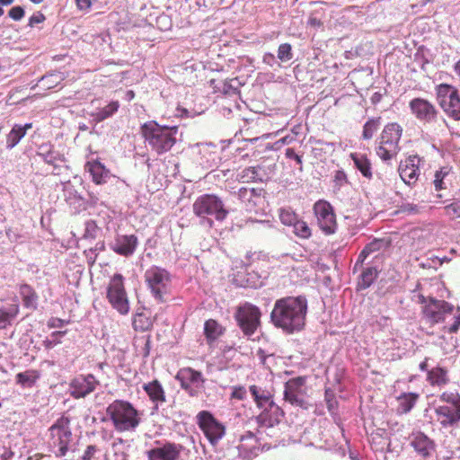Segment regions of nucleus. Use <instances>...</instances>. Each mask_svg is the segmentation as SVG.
Listing matches in <instances>:
<instances>
[{"instance_id": "nucleus-24", "label": "nucleus", "mask_w": 460, "mask_h": 460, "mask_svg": "<svg viewBox=\"0 0 460 460\" xmlns=\"http://www.w3.org/2000/svg\"><path fill=\"white\" fill-rule=\"evenodd\" d=\"M284 415V411L275 402H272L266 410H262L256 420L261 426L273 427L281 421Z\"/></svg>"}, {"instance_id": "nucleus-12", "label": "nucleus", "mask_w": 460, "mask_h": 460, "mask_svg": "<svg viewBox=\"0 0 460 460\" xmlns=\"http://www.w3.org/2000/svg\"><path fill=\"white\" fill-rule=\"evenodd\" d=\"M455 306L445 301L429 296V304L422 306L424 318L430 324L444 322L447 314H453Z\"/></svg>"}, {"instance_id": "nucleus-16", "label": "nucleus", "mask_w": 460, "mask_h": 460, "mask_svg": "<svg viewBox=\"0 0 460 460\" xmlns=\"http://www.w3.org/2000/svg\"><path fill=\"white\" fill-rule=\"evenodd\" d=\"M99 385L100 382L93 375H80L70 383V395L75 399L84 398L93 393Z\"/></svg>"}, {"instance_id": "nucleus-62", "label": "nucleus", "mask_w": 460, "mask_h": 460, "mask_svg": "<svg viewBox=\"0 0 460 460\" xmlns=\"http://www.w3.org/2000/svg\"><path fill=\"white\" fill-rule=\"evenodd\" d=\"M285 155L287 158L288 159H292V160H295L296 163L297 164L300 165V168L299 170L302 171V164H303V160H302V156L297 155L295 151L294 148L292 147H288L286 150H285Z\"/></svg>"}, {"instance_id": "nucleus-8", "label": "nucleus", "mask_w": 460, "mask_h": 460, "mask_svg": "<svg viewBox=\"0 0 460 460\" xmlns=\"http://www.w3.org/2000/svg\"><path fill=\"white\" fill-rule=\"evenodd\" d=\"M234 318L243 335L251 339L261 326V311L257 305L244 302L236 307Z\"/></svg>"}, {"instance_id": "nucleus-54", "label": "nucleus", "mask_w": 460, "mask_h": 460, "mask_svg": "<svg viewBox=\"0 0 460 460\" xmlns=\"http://www.w3.org/2000/svg\"><path fill=\"white\" fill-rule=\"evenodd\" d=\"M309 142L315 146H320L319 148L315 147V150L319 149L324 153L332 152L334 150V143L332 142H327L323 139L316 138H310Z\"/></svg>"}, {"instance_id": "nucleus-18", "label": "nucleus", "mask_w": 460, "mask_h": 460, "mask_svg": "<svg viewBox=\"0 0 460 460\" xmlns=\"http://www.w3.org/2000/svg\"><path fill=\"white\" fill-rule=\"evenodd\" d=\"M260 451H261V447L255 445H248V443L229 446L219 460H251L257 456Z\"/></svg>"}, {"instance_id": "nucleus-17", "label": "nucleus", "mask_w": 460, "mask_h": 460, "mask_svg": "<svg viewBox=\"0 0 460 460\" xmlns=\"http://www.w3.org/2000/svg\"><path fill=\"white\" fill-rule=\"evenodd\" d=\"M410 446L413 447L416 454L422 459L428 460L436 452V443L421 431L412 432L410 436Z\"/></svg>"}, {"instance_id": "nucleus-59", "label": "nucleus", "mask_w": 460, "mask_h": 460, "mask_svg": "<svg viewBox=\"0 0 460 460\" xmlns=\"http://www.w3.org/2000/svg\"><path fill=\"white\" fill-rule=\"evenodd\" d=\"M447 173L448 172L447 171L444 172L443 169L437 171L435 172V179L433 181V183L436 190H441L445 188L443 180Z\"/></svg>"}, {"instance_id": "nucleus-32", "label": "nucleus", "mask_w": 460, "mask_h": 460, "mask_svg": "<svg viewBox=\"0 0 460 460\" xmlns=\"http://www.w3.org/2000/svg\"><path fill=\"white\" fill-rule=\"evenodd\" d=\"M448 371L446 367L437 366L428 371L427 381L431 385H445L449 382Z\"/></svg>"}, {"instance_id": "nucleus-13", "label": "nucleus", "mask_w": 460, "mask_h": 460, "mask_svg": "<svg viewBox=\"0 0 460 460\" xmlns=\"http://www.w3.org/2000/svg\"><path fill=\"white\" fill-rule=\"evenodd\" d=\"M305 382L306 378L305 376H296L288 380L285 383L284 400L292 405L307 410L309 403L303 398Z\"/></svg>"}, {"instance_id": "nucleus-44", "label": "nucleus", "mask_w": 460, "mask_h": 460, "mask_svg": "<svg viewBox=\"0 0 460 460\" xmlns=\"http://www.w3.org/2000/svg\"><path fill=\"white\" fill-rule=\"evenodd\" d=\"M391 245V240L387 238H375L363 248L370 255L373 252L386 250Z\"/></svg>"}, {"instance_id": "nucleus-39", "label": "nucleus", "mask_w": 460, "mask_h": 460, "mask_svg": "<svg viewBox=\"0 0 460 460\" xmlns=\"http://www.w3.org/2000/svg\"><path fill=\"white\" fill-rule=\"evenodd\" d=\"M132 326L137 332H146L152 328L153 321L146 314L137 313L134 315Z\"/></svg>"}, {"instance_id": "nucleus-55", "label": "nucleus", "mask_w": 460, "mask_h": 460, "mask_svg": "<svg viewBox=\"0 0 460 460\" xmlns=\"http://www.w3.org/2000/svg\"><path fill=\"white\" fill-rule=\"evenodd\" d=\"M261 170V166H251L247 167L243 171V178H247L248 180L252 181H262V178L259 174V171Z\"/></svg>"}, {"instance_id": "nucleus-56", "label": "nucleus", "mask_w": 460, "mask_h": 460, "mask_svg": "<svg viewBox=\"0 0 460 460\" xmlns=\"http://www.w3.org/2000/svg\"><path fill=\"white\" fill-rule=\"evenodd\" d=\"M444 209L447 216L460 218V199H456L447 205Z\"/></svg>"}, {"instance_id": "nucleus-11", "label": "nucleus", "mask_w": 460, "mask_h": 460, "mask_svg": "<svg viewBox=\"0 0 460 460\" xmlns=\"http://www.w3.org/2000/svg\"><path fill=\"white\" fill-rule=\"evenodd\" d=\"M197 423L209 443L215 446L225 435V426L208 411H201L197 415Z\"/></svg>"}, {"instance_id": "nucleus-58", "label": "nucleus", "mask_w": 460, "mask_h": 460, "mask_svg": "<svg viewBox=\"0 0 460 460\" xmlns=\"http://www.w3.org/2000/svg\"><path fill=\"white\" fill-rule=\"evenodd\" d=\"M98 226L94 221H87L85 223V230L84 234V238L95 239Z\"/></svg>"}, {"instance_id": "nucleus-60", "label": "nucleus", "mask_w": 460, "mask_h": 460, "mask_svg": "<svg viewBox=\"0 0 460 460\" xmlns=\"http://www.w3.org/2000/svg\"><path fill=\"white\" fill-rule=\"evenodd\" d=\"M251 192H253L252 190H249V188H241L238 190V197L243 202H249L252 203L253 205H256L257 201L252 200V198L251 197Z\"/></svg>"}, {"instance_id": "nucleus-36", "label": "nucleus", "mask_w": 460, "mask_h": 460, "mask_svg": "<svg viewBox=\"0 0 460 460\" xmlns=\"http://www.w3.org/2000/svg\"><path fill=\"white\" fill-rule=\"evenodd\" d=\"M119 108V102L118 101H111L105 107L98 109L95 112H93L91 116L96 123H100L112 117L118 111Z\"/></svg>"}, {"instance_id": "nucleus-51", "label": "nucleus", "mask_w": 460, "mask_h": 460, "mask_svg": "<svg viewBox=\"0 0 460 460\" xmlns=\"http://www.w3.org/2000/svg\"><path fill=\"white\" fill-rule=\"evenodd\" d=\"M279 219L283 225L294 226L298 220L297 215L290 209L281 208L279 212Z\"/></svg>"}, {"instance_id": "nucleus-45", "label": "nucleus", "mask_w": 460, "mask_h": 460, "mask_svg": "<svg viewBox=\"0 0 460 460\" xmlns=\"http://www.w3.org/2000/svg\"><path fill=\"white\" fill-rule=\"evenodd\" d=\"M63 79L64 77L61 72H52L43 75L40 78V83L42 84V86L46 87L47 89H51L55 87Z\"/></svg>"}, {"instance_id": "nucleus-23", "label": "nucleus", "mask_w": 460, "mask_h": 460, "mask_svg": "<svg viewBox=\"0 0 460 460\" xmlns=\"http://www.w3.org/2000/svg\"><path fill=\"white\" fill-rule=\"evenodd\" d=\"M84 169L90 173L92 181L97 185L106 183L111 177L115 178V176L111 173L110 170L98 160L86 162Z\"/></svg>"}, {"instance_id": "nucleus-47", "label": "nucleus", "mask_w": 460, "mask_h": 460, "mask_svg": "<svg viewBox=\"0 0 460 460\" xmlns=\"http://www.w3.org/2000/svg\"><path fill=\"white\" fill-rule=\"evenodd\" d=\"M175 378L180 382L181 388L190 397H199L201 394L194 385L184 379L178 372Z\"/></svg>"}, {"instance_id": "nucleus-4", "label": "nucleus", "mask_w": 460, "mask_h": 460, "mask_svg": "<svg viewBox=\"0 0 460 460\" xmlns=\"http://www.w3.org/2000/svg\"><path fill=\"white\" fill-rule=\"evenodd\" d=\"M195 216L200 218V223L213 227L214 220L223 222L229 215V209L224 201L216 194H203L196 199L192 205Z\"/></svg>"}, {"instance_id": "nucleus-20", "label": "nucleus", "mask_w": 460, "mask_h": 460, "mask_svg": "<svg viewBox=\"0 0 460 460\" xmlns=\"http://www.w3.org/2000/svg\"><path fill=\"white\" fill-rule=\"evenodd\" d=\"M137 244L138 239L135 234H118L110 246L117 254L129 257L135 252Z\"/></svg>"}, {"instance_id": "nucleus-10", "label": "nucleus", "mask_w": 460, "mask_h": 460, "mask_svg": "<svg viewBox=\"0 0 460 460\" xmlns=\"http://www.w3.org/2000/svg\"><path fill=\"white\" fill-rule=\"evenodd\" d=\"M106 297L113 309L120 314L129 312V301L124 287V277L120 273H115L107 287Z\"/></svg>"}, {"instance_id": "nucleus-27", "label": "nucleus", "mask_w": 460, "mask_h": 460, "mask_svg": "<svg viewBox=\"0 0 460 460\" xmlns=\"http://www.w3.org/2000/svg\"><path fill=\"white\" fill-rule=\"evenodd\" d=\"M226 328L217 320L208 319L204 323V335L207 344L212 346L215 341L225 333Z\"/></svg>"}, {"instance_id": "nucleus-63", "label": "nucleus", "mask_w": 460, "mask_h": 460, "mask_svg": "<svg viewBox=\"0 0 460 460\" xmlns=\"http://www.w3.org/2000/svg\"><path fill=\"white\" fill-rule=\"evenodd\" d=\"M400 211L407 215H416L419 212V208L415 204L404 203L400 207Z\"/></svg>"}, {"instance_id": "nucleus-6", "label": "nucleus", "mask_w": 460, "mask_h": 460, "mask_svg": "<svg viewBox=\"0 0 460 460\" xmlns=\"http://www.w3.org/2000/svg\"><path fill=\"white\" fill-rule=\"evenodd\" d=\"M145 280L157 303H166L169 297L171 274L165 269L152 266L145 272Z\"/></svg>"}, {"instance_id": "nucleus-3", "label": "nucleus", "mask_w": 460, "mask_h": 460, "mask_svg": "<svg viewBox=\"0 0 460 460\" xmlns=\"http://www.w3.org/2000/svg\"><path fill=\"white\" fill-rule=\"evenodd\" d=\"M106 414L119 432L135 431L142 420V412L126 400H114L107 406Z\"/></svg>"}, {"instance_id": "nucleus-43", "label": "nucleus", "mask_w": 460, "mask_h": 460, "mask_svg": "<svg viewBox=\"0 0 460 460\" xmlns=\"http://www.w3.org/2000/svg\"><path fill=\"white\" fill-rule=\"evenodd\" d=\"M459 91L453 85L448 84H440L437 86V96L439 105L443 104V101H447L451 96Z\"/></svg>"}, {"instance_id": "nucleus-64", "label": "nucleus", "mask_w": 460, "mask_h": 460, "mask_svg": "<svg viewBox=\"0 0 460 460\" xmlns=\"http://www.w3.org/2000/svg\"><path fill=\"white\" fill-rule=\"evenodd\" d=\"M45 20V15L41 12H37L30 17L28 26L34 27L36 24L43 22Z\"/></svg>"}, {"instance_id": "nucleus-52", "label": "nucleus", "mask_w": 460, "mask_h": 460, "mask_svg": "<svg viewBox=\"0 0 460 460\" xmlns=\"http://www.w3.org/2000/svg\"><path fill=\"white\" fill-rule=\"evenodd\" d=\"M293 227H294V233L298 237L305 238V239L310 237L311 230H310L308 225L305 221L298 219L295 223Z\"/></svg>"}, {"instance_id": "nucleus-5", "label": "nucleus", "mask_w": 460, "mask_h": 460, "mask_svg": "<svg viewBox=\"0 0 460 460\" xmlns=\"http://www.w3.org/2000/svg\"><path fill=\"white\" fill-rule=\"evenodd\" d=\"M402 134V128L396 122L387 123L378 137L376 155L384 162H388L397 155L401 147L399 146Z\"/></svg>"}, {"instance_id": "nucleus-35", "label": "nucleus", "mask_w": 460, "mask_h": 460, "mask_svg": "<svg viewBox=\"0 0 460 460\" xmlns=\"http://www.w3.org/2000/svg\"><path fill=\"white\" fill-rule=\"evenodd\" d=\"M350 156L354 162L355 167L365 178L370 180L372 178V165L367 155L361 154H351Z\"/></svg>"}, {"instance_id": "nucleus-30", "label": "nucleus", "mask_w": 460, "mask_h": 460, "mask_svg": "<svg viewBox=\"0 0 460 460\" xmlns=\"http://www.w3.org/2000/svg\"><path fill=\"white\" fill-rule=\"evenodd\" d=\"M249 390L259 408L266 410L272 402H274L272 395L269 391L263 390L254 385H251Z\"/></svg>"}, {"instance_id": "nucleus-34", "label": "nucleus", "mask_w": 460, "mask_h": 460, "mask_svg": "<svg viewBox=\"0 0 460 460\" xmlns=\"http://www.w3.org/2000/svg\"><path fill=\"white\" fill-rule=\"evenodd\" d=\"M445 113L455 120H460V94L459 92L440 105Z\"/></svg>"}, {"instance_id": "nucleus-57", "label": "nucleus", "mask_w": 460, "mask_h": 460, "mask_svg": "<svg viewBox=\"0 0 460 460\" xmlns=\"http://www.w3.org/2000/svg\"><path fill=\"white\" fill-rule=\"evenodd\" d=\"M25 15V10L21 5L12 7L8 11V16L13 21H21Z\"/></svg>"}, {"instance_id": "nucleus-1", "label": "nucleus", "mask_w": 460, "mask_h": 460, "mask_svg": "<svg viewBox=\"0 0 460 460\" xmlns=\"http://www.w3.org/2000/svg\"><path fill=\"white\" fill-rule=\"evenodd\" d=\"M308 302L305 296H285L275 301L270 321L285 333L292 334L305 329Z\"/></svg>"}, {"instance_id": "nucleus-21", "label": "nucleus", "mask_w": 460, "mask_h": 460, "mask_svg": "<svg viewBox=\"0 0 460 460\" xmlns=\"http://www.w3.org/2000/svg\"><path fill=\"white\" fill-rule=\"evenodd\" d=\"M64 199L75 213L86 210L89 208V201L83 197L68 181L63 184Z\"/></svg>"}, {"instance_id": "nucleus-15", "label": "nucleus", "mask_w": 460, "mask_h": 460, "mask_svg": "<svg viewBox=\"0 0 460 460\" xmlns=\"http://www.w3.org/2000/svg\"><path fill=\"white\" fill-rule=\"evenodd\" d=\"M411 113L423 123H433L438 119V111L428 100L414 98L409 102Z\"/></svg>"}, {"instance_id": "nucleus-48", "label": "nucleus", "mask_w": 460, "mask_h": 460, "mask_svg": "<svg viewBox=\"0 0 460 460\" xmlns=\"http://www.w3.org/2000/svg\"><path fill=\"white\" fill-rule=\"evenodd\" d=\"M349 181L348 180L347 174L343 170H338L335 172L333 178V190L334 192H339L342 188L349 185Z\"/></svg>"}, {"instance_id": "nucleus-2", "label": "nucleus", "mask_w": 460, "mask_h": 460, "mask_svg": "<svg viewBox=\"0 0 460 460\" xmlns=\"http://www.w3.org/2000/svg\"><path fill=\"white\" fill-rule=\"evenodd\" d=\"M178 126L161 125L155 120H149L140 126V134L145 142L158 155L172 150L177 143Z\"/></svg>"}, {"instance_id": "nucleus-9", "label": "nucleus", "mask_w": 460, "mask_h": 460, "mask_svg": "<svg viewBox=\"0 0 460 460\" xmlns=\"http://www.w3.org/2000/svg\"><path fill=\"white\" fill-rule=\"evenodd\" d=\"M439 400L446 402L435 409L438 420L443 428L456 427L460 421V394L453 392H444Z\"/></svg>"}, {"instance_id": "nucleus-40", "label": "nucleus", "mask_w": 460, "mask_h": 460, "mask_svg": "<svg viewBox=\"0 0 460 460\" xmlns=\"http://www.w3.org/2000/svg\"><path fill=\"white\" fill-rule=\"evenodd\" d=\"M381 117H376L371 118L365 122L362 131V138L364 140H369L373 137L374 134L381 126Z\"/></svg>"}, {"instance_id": "nucleus-22", "label": "nucleus", "mask_w": 460, "mask_h": 460, "mask_svg": "<svg viewBox=\"0 0 460 460\" xmlns=\"http://www.w3.org/2000/svg\"><path fill=\"white\" fill-rule=\"evenodd\" d=\"M420 161V157L417 155H410L404 162H401L398 172L401 179L407 184L411 185L414 183L418 178L419 174V163Z\"/></svg>"}, {"instance_id": "nucleus-61", "label": "nucleus", "mask_w": 460, "mask_h": 460, "mask_svg": "<svg viewBox=\"0 0 460 460\" xmlns=\"http://www.w3.org/2000/svg\"><path fill=\"white\" fill-rule=\"evenodd\" d=\"M453 319L454 323L447 329V332L450 334L457 333L460 329V306L456 308Z\"/></svg>"}, {"instance_id": "nucleus-53", "label": "nucleus", "mask_w": 460, "mask_h": 460, "mask_svg": "<svg viewBox=\"0 0 460 460\" xmlns=\"http://www.w3.org/2000/svg\"><path fill=\"white\" fill-rule=\"evenodd\" d=\"M66 333V331L62 332V331H56V332H53L50 335V339H46L44 341H43V345L45 347L46 349H53L56 345L59 344L61 342L60 341V338L63 337L65 334Z\"/></svg>"}, {"instance_id": "nucleus-28", "label": "nucleus", "mask_w": 460, "mask_h": 460, "mask_svg": "<svg viewBox=\"0 0 460 460\" xmlns=\"http://www.w3.org/2000/svg\"><path fill=\"white\" fill-rule=\"evenodd\" d=\"M19 293L24 307L32 311L38 308L39 296L31 286L29 284H22Z\"/></svg>"}, {"instance_id": "nucleus-26", "label": "nucleus", "mask_w": 460, "mask_h": 460, "mask_svg": "<svg viewBox=\"0 0 460 460\" xmlns=\"http://www.w3.org/2000/svg\"><path fill=\"white\" fill-rule=\"evenodd\" d=\"M36 155L48 164H54L58 161H66L65 155L55 150L54 146L49 142L40 145L37 148Z\"/></svg>"}, {"instance_id": "nucleus-38", "label": "nucleus", "mask_w": 460, "mask_h": 460, "mask_svg": "<svg viewBox=\"0 0 460 460\" xmlns=\"http://www.w3.org/2000/svg\"><path fill=\"white\" fill-rule=\"evenodd\" d=\"M201 161L200 164L206 169H212L217 167L221 160L217 152H212L208 148L200 150Z\"/></svg>"}, {"instance_id": "nucleus-50", "label": "nucleus", "mask_w": 460, "mask_h": 460, "mask_svg": "<svg viewBox=\"0 0 460 460\" xmlns=\"http://www.w3.org/2000/svg\"><path fill=\"white\" fill-rule=\"evenodd\" d=\"M278 58L281 62H288L293 58L292 46L289 43H282L278 49Z\"/></svg>"}, {"instance_id": "nucleus-41", "label": "nucleus", "mask_w": 460, "mask_h": 460, "mask_svg": "<svg viewBox=\"0 0 460 460\" xmlns=\"http://www.w3.org/2000/svg\"><path fill=\"white\" fill-rule=\"evenodd\" d=\"M38 378L37 372L33 370L20 372L15 376L16 383L22 387L28 388L32 387Z\"/></svg>"}, {"instance_id": "nucleus-29", "label": "nucleus", "mask_w": 460, "mask_h": 460, "mask_svg": "<svg viewBox=\"0 0 460 460\" xmlns=\"http://www.w3.org/2000/svg\"><path fill=\"white\" fill-rule=\"evenodd\" d=\"M143 388L153 402L158 404L165 402L164 390L158 380L145 384ZM155 409H157V405H155Z\"/></svg>"}, {"instance_id": "nucleus-46", "label": "nucleus", "mask_w": 460, "mask_h": 460, "mask_svg": "<svg viewBox=\"0 0 460 460\" xmlns=\"http://www.w3.org/2000/svg\"><path fill=\"white\" fill-rule=\"evenodd\" d=\"M22 137H24V131H22V128L20 129L14 125L6 136V148L8 150L13 149Z\"/></svg>"}, {"instance_id": "nucleus-31", "label": "nucleus", "mask_w": 460, "mask_h": 460, "mask_svg": "<svg viewBox=\"0 0 460 460\" xmlns=\"http://www.w3.org/2000/svg\"><path fill=\"white\" fill-rule=\"evenodd\" d=\"M179 373L181 376H184V379L194 385L199 392L204 391L206 379L200 371L192 367H184Z\"/></svg>"}, {"instance_id": "nucleus-19", "label": "nucleus", "mask_w": 460, "mask_h": 460, "mask_svg": "<svg viewBox=\"0 0 460 460\" xmlns=\"http://www.w3.org/2000/svg\"><path fill=\"white\" fill-rule=\"evenodd\" d=\"M320 228L326 234H333L336 230V217L332 206L324 202L314 206Z\"/></svg>"}, {"instance_id": "nucleus-49", "label": "nucleus", "mask_w": 460, "mask_h": 460, "mask_svg": "<svg viewBox=\"0 0 460 460\" xmlns=\"http://www.w3.org/2000/svg\"><path fill=\"white\" fill-rule=\"evenodd\" d=\"M324 400L326 402L328 411L333 414L338 409V401L332 389L326 388L324 391Z\"/></svg>"}, {"instance_id": "nucleus-14", "label": "nucleus", "mask_w": 460, "mask_h": 460, "mask_svg": "<svg viewBox=\"0 0 460 460\" xmlns=\"http://www.w3.org/2000/svg\"><path fill=\"white\" fill-rule=\"evenodd\" d=\"M155 444L156 446L146 452L148 460H178L183 449L181 444L169 441L162 443L155 440Z\"/></svg>"}, {"instance_id": "nucleus-42", "label": "nucleus", "mask_w": 460, "mask_h": 460, "mask_svg": "<svg viewBox=\"0 0 460 460\" xmlns=\"http://www.w3.org/2000/svg\"><path fill=\"white\" fill-rule=\"evenodd\" d=\"M418 394L414 393L404 394L398 398L399 410L402 413L409 412L416 403Z\"/></svg>"}, {"instance_id": "nucleus-7", "label": "nucleus", "mask_w": 460, "mask_h": 460, "mask_svg": "<svg viewBox=\"0 0 460 460\" xmlns=\"http://www.w3.org/2000/svg\"><path fill=\"white\" fill-rule=\"evenodd\" d=\"M70 423V418L62 415L48 429L50 446L58 447L54 452L57 457L65 456L69 449V443L72 439Z\"/></svg>"}, {"instance_id": "nucleus-33", "label": "nucleus", "mask_w": 460, "mask_h": 460, "mask_svg": "<svg viewBox=\"0 0 460 460\" xmlns=\"http://www.w3.org/2000/svg\"><path fill=\"white\" fill-rule=\"evenodd\" d=\"M379 270L376 266L363 268L362 272L359 275L357 289L364 290L368 288L376 279Z\"/></svg>"}, {"instance_id": "nucleus-25", "label": "nucleus", "mask_w": 460, "mask_h": 460, "mask_svg": "<svg viewBox=\"0 0 460 460\" xmlns=\"http://www.w3.org/2000/svg\"><path fill=\"white\" fill-rule=\"evenodd\" d=\"M249 264L244 265L245 272H238L234 278V282L242 288H258L263 285L261 276L255 270H248Z\"/></svg>"}, {"instance_id": "nucleus-37", "label": "nucleus", "mask_w": 460, "mask_h": 460, "mask_svg": "<svg viewBox=\"0 0 460 460\" xmlns=\"http://www.w3.org/2000/svg\"><path fill=\"white\" fill-rule=\"evenodd\" d=\"M19 313L18 305H10L7 307H0V330L12 324Z\"/></svg>"}]
</instances>
